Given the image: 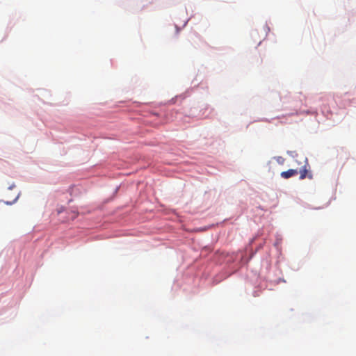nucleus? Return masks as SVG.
<instances>
[{"label":"nucleus","mask_w":356,"mask_h":356,"mask_svg":"<svg viewBox=\"0 0 356 356\" xmlns=\"http://www.w3.org/2000/svg\"><path fill=\"white\" fill-rule=\"evenodd\" d=\"M18 198V195L15 197V199L14 200L13 202H15L17 200V199ZM13 203V202H6V204H11Z\"/></svg>","instance_id":"nucleus-2"},{"label":"nucleus","mask_w":356,"mask_h":356,"mask_svg":"<svg viewBox=\"0 0 356 356\" xmlns=\"http://www.w3.org/2000/svg\"><path fill=\"white\" fill-rule=\"evenodd\" d=\"M307 165L308 164L306 162V164L302 166L299 171L296 169H289L286 171L282 172L280 175L284 179H289L300 173V179H304L307 177L308 172Z\"/></svg>","instance_id":"nucleus-1"}]
</instances>
